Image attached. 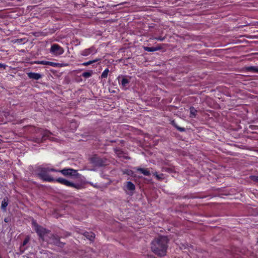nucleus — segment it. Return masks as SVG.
<instances>
[{
	"label": "nucleus",
	"mask_w": 258,
	"mask_h": 258,
	"mask_svg": "<svg viewBox=\"0 0 258 258\" xmlns=\"http://www.w3.org/2000/svg\"><path fill=\"white\" fill-rule=\"evenodd\" d=\"M169 239L165 236H159L151 242V250L156 255L163 256L166 254Z\"/></svg>",
	"instance_id": "1"
},
{
	"label": "nucleus",
	"mask_w": 258,
	"mask_h": 258,
	"mask_svg": "<svg viewBox=\"0 0 258 258\" xmlns=\"http://www.w3.org/2000/svg\"><path fill=\"white\" fill-rule=\"evenodd\" d=\"M37 174L38 176L42 179L43 180L47 181H54L55 179L50 177L48 172L49 171H55L57 172V170H56L54 168H44L41 166H38L36 170Z\"/></svg>",
	"instance_id": "2"
},
{
	"label": "nucleus",
	"mask_w": 258,
	"mask_h": 258,
	"mask_svg": "<svg viewBox=\"0 0 258 258\" xmlns=\"http://www.w3.org/2000/svg\"><path fill=\"white\" fill-rule=\"evenodd\" d=\"M38 132L42 135L41 138L39 137H33L32 140L37 143H40L43 142L46 139L50 140H53V138L51 137L52 133L47 130H42L41 128L38 130Z\"/></svg>",
	"instance_id": "3"
},
{
	"label": "nucleus",
	"mask_w": 258,
	"mask_h": 258,
	"mask_svg": "<svg viewBox=\"0 0 258 258\" xmlns=\"http://www.w3.org/2000/svg\"><path fill=\"white\" fill-rule=\"evenodd\" d=\"M90 161L96 167H102L107 164L106 158H100L96 155L90 158Z\"/></svg>",
	"instance_id": "4"
},
{
	"label": "nucleus",
	"mask_w": 258,
	"mask_h": 258,
	"mask_svg": "<svg viewBox=\"0 0 258 258\" xmlns=\"http://www.w3.org/2000/svg\"><path fill=\"white\" fill-rule=\"evenodd\" d=\"M48 241L51 244H53L57 246L62 248L65 245V243L60 240V237L56 234H50L48 237Z\"/></svg>",
	"instance_id": "5"
},
{
	"label": "nucleus",
	"mask_w": 258,
	"mask_h": 258,
	"mask_svg": "<svg viewBox=\"0 0 258 258\" xmlns=\"http://www.w3.org/2000/svg\"><path fill=\"white\" fill-rule=\"evenodd\" d=\"M35 227V230L40 238L44 240V236L48 233L49 231L42 226L38 225L36 222H33Z\"/></svg>",
	"instance_id": "6"
},
{
	"label": "nucleus",
	"mask_w": 258,
	"mask_h": 258,
	"mask_svg": "<svg viewBox=\"0 0 258 258\" xmlns=\"http://www.w3.org/2000/svg\"><path fill=\"white\" fill-rule=\"evenodd\" d=\"M57 171L61 172L64 176L75 177H77L78 176L77 170L72 168H64L61 170H57Z\"/></svg>",
	"instance_id": "7"
},
{
	"label": "nucleus",
	"mask_w": 258,
	"mask_h": 258,
	"mask_svg": "<svg viewBox=\"0 0 258 258\" xmlns=\"http://www.w3.org/2000/svg\"><path fill=\"white\" fill-rule=\"evenodd\" d=\"M55 181L68 186L73 187L77 189H79L80 187V185L79 184H75L63 178H58L55 180Z\"/></svg>",
	"instance_id": "8"
},
{
	"label": "nucleus",
	"mask_w": 258,
	"mask_h": 258,
	"mask_svg": "<svg viewBox=\"0 0 258 258\" xmlns=\"http://www.w3.org/2000/svg\"><path fill=\"white\" fill-rule=\"evenodd\" d=\"M64 52L63 49L57 44L52 45L50 48V52L55 55L62 54Z\"/></svg>",
	"instance_id": "9"
},
{
	"label": "nucleus",
	"mask_w": 258,
	"mask_h": 258,
	"mask_svg": "<svg viewBox=\"0 0 258 258\" xmlns=\"http://www.w3.org/2000/svg\"><path fill=\"white\" fill-rule=\"evenodd\" d=\"M97 52V50L93 46L84 50L81 52V55L83 56H88L91 54H95Z\"/></svg>",
	"instance_id": "10"
},
{
	"label": "nucleus",
	"mask_w": 258,
	"mask_h": 258,
	"mask_svg": "<svg viewBox=\"0 0 258 258\" xmlns=\"http://www.w3.org/2000/svg\"><path fill=\"white\" fill-rule=\"evenodd\" d=\"M28 77L31 79L38 80L41 78L42 76L39 73L30 72L27 73Z\"/></svg>",
	"instance_id": "11"
},
{
	"label": "nucleus",
	"mask_w": 258,
	"mask_h": 258,
	"mask_svg": "<svg viewBox=\"0 0 258 258\" xmlns=\"http://www.w3.org/2000/svg\"><path fill=\"white\" fill-rule=\"evenodd\" d=\"M35 63H37V64H44V65H49V66H52V67H56L57 66V63H56L55 62H51V61H44V60L37 61L35 62Z\"/></svg>",
	"instance_id": "12"
},
{
	"label": "nucleus",
	"mask_w": 258,
	"mask_h": 258,
	"mask_svg": "<svg viewBox=\"0 0 258 258\" xmlns=\"http://www.w3.org/2000/svg\"><path fill=\"white\" fill-rule=\"evenodd\" d=\"M83 235L90 241H93L95 238V234L94 233L90 232H85L83 233Z\"/></svg>",
	"instance_id": "13"
},
{
	"label": "nucleus",
	"mask_w": 258,
	"mask_h": 258,
	"mask_svg": "<svg viewBox=\"0 0 258 258\" xmlns=\"http://www.w3.org/2000/svg\"><path fill=\"white\" fill-rule=\"evenodd\" d=\"M137 171L140 172L145 176H150L151 175L150 171L146 168H137Z\"/></svg>",
	"instance_id": "14"
},
{
	"label": "nucleus",
	"mask_w": 258,
	"mask_h": 258,
	"mask_svg": "<svg viewBox=\"0 0 258 258\" xmlns=\"http://www.w3.org/2000/svg\"><path fill=\"white\" fill-rule=\"evenodd\" d=\"M144 50L148 52H153L161 49L160 47H147L145 46L144 47Z\"/></svg>",
	"instance_id": "15"
},
{
	"label": "nucleus",
	"mask_w": 258,
	"mask_h": 258,
	"mask_svg": "<svg viewBox=\"0 0 258 258\" xmlns=\"http://www.w3.org/2000/svg\"><path fill=\"white\" fill-rule=\"evenodd\" d=\"M246 70L248 72L258 73V67L250 66L246 67Z\"/></svg>",
	"instance_id": "16"
},
{
	"label": "nucleus",
	"mask_w": 258,
	"mask_h": 258,
	"mask_svg": "<svg viewBox=\"0 0 258 258\" xmlns=\"http://www.w3.org/2000/svg\"><path fill=\"white\" fill-rule=\"evenodd\" d=\"M126 188L130 191H134L135 189V185L132 182L127 181Z\"/></svg>",
	"instance_id": "17"
},
{
	"label": "nucleus",
	"mask_w": 258,
	"mask_h": 258,
	"mask_svg": "<svg viewBox=\"0 0 258 258\" xmlns=\"http://www.w3.org/2000/svg\"><path fill=\"white\" fill-rule=\"evenodd\" d=\"M8 205V199L7 198H5L4 199L2 202L1 208L4 210H6V208L7 207Z\"/></svg>",
	"instance_id": "18"
},
{
	"label": "nucleus",
	"mask_w": 258,
	"mask_h": 258,
	"mask_svg": "<svg viewBox=\"0 0 258 258\" xmlns=\"http://www.w3.org/2000/svg\"><path fill=\"white\" fill-rule=\"evenodd\" d=\"M171 123L178 131H179L181 132H183L185 131V129L184 127H181L178 126L174 120H173L171 122Z\"/></svg>",
	"instance_id": "19"
},
{
	"label": "nucleus",
	"mask_w": 258,
	"mask_h": 258,
	"mask_svg": "<svg viewBox=\"0 0 258 258\" xmlns=\"http://www.w3.org/2000/svg\"><path fill=\"white\" fill-rule=\"evenodd\" d=\"M29 241V237H26L24 239V240L23 241L22 244L20 246V249H21V253H23L25 249V248H24L23 249H22V247L23 246H24L25 245H26L28 243Z\"/></svg>",
	"instance_id": "20"
},
{
	"label": "nucleus",
	"mask_w": 258,
	"mask_h": 258,
	"mask_svg": "<svg viewBox=\"0 0 258 258\" xmlns=\"http://www.w3.org/2000/svg\"><path fill=\"white\" fill-rule=\"evenodd\" d=\"M130 83V80L126 78H123L121 81V84L123 87H126Z\"/></svg>",
	"instance_id": "21"
},
{
	"label": "nucleus",
	"mask_w": 258,
	"mask_h": 258,
	"mask_svg": "<svg viewBox=\"0 0 258 258\" xmlns=\"http://www.w3.org/2000/svg\"><path fill=\"white\" fill-rule=\"evenodd\" d=\"M92 74V71H91L90 72H84L82 74V76L85 78H89L90 77H91Z\"/></svg>",
	"instance_id": "22"
},
{
	"label": "nucleus",
	"mask_w": 258,
	"mask_h": 258,
	"mask_svg": "<svg viewBox=\"0 0 258 258\" xmlns=\"http://www.w3.org/2000/svg\"><path fill=\"white\" fill-rule=\"evenodd\" d=\"M98 60H99V59H95V60H90L89 61H87V62H84L83 63V65L84 66H89L90 64H92L94 62H97L98 61Z\"/></svg>",
	"instance_id": "23"
},
{
	"label": "nucleus",
	"mask_w": 258,
	"mask_h": 258,
	"mask_svg": "<svg viewBox=\"0 0 258 258\" xmlns=\"http://www.w3.org/2000/svg\"><path fill=\"white\" fill-rule=\"evenodd\" d=\"M196 112L197 110L193 107L190 108V117H195Z\"/></svg>",
	"instance_id": "24"
},
{
	"label": "nucleus",
	"mask_w": 258,
	"mask_h": 258,
	"mask_svg": "<svg viewBox=\"0 0 258 258\" xmlns=\"http://www.w3.org/2000/svg\"><path fill=\"white\" fill-rule=\"evenodd\" d=\"M109 72V70L108 69H105L101 74V78H106L107 77L108 73Z\"/></svg>",
	"instance_id": "25"
},
{
	"label": "nucleus",
	"mask_w": 258,
	"mask_h": 258,
	"mask_svg": "<svg viewBox=\"0 0 258 258\" xmlns=\"http://www.w3.org/2000/svg\"><path fill=\"white\" fill-rule=\"evenodd\" d=\"M114 151L115 153L118 155H121L122 153V151L120 149L117 148L114 149Z\"/></svg>",
	"instance_id": "26"
},
{
	"label": "nucleus",
	"mask_w": 258,
	"mask_h": 258,
	"mask_svg": "<svg viewBox=\"0 0 258 258\" xmlns=\"http://www.w3.org/2000/svg\"><path fill=\"white\" fill-rule=\"evenodd\" d=\"M154 175H155L156 177L158 179H163V177H162V176H163V174H161V175H158L157 173H155L154 174Z\"/></svg>",
	"instance_id": "27"
},
{
	"label": "nucleus",
	"mask_w": 258,
	"mask_h": 258,
	"mask_svg": "<svg viewBox=\"0 0 258 258\" xmlns=\"http://www.w3.org/2000/svg\"><path fill=\"white\" fill-rule=\"evenodd\" d=\"M251 179L254 181L258 182V176H252Z\"/></svg>",
	"instance_id": "28"
},
{
	"label": "nucleus",
	"mask_w": 258,
	"mask_h": 258,
	"mask_svg": "<svg viewBox=\"0 0 258 258\" xmlns=\"http://www.w3.org/2000/svg\"><path fill=\"white\" fill-rule=\"evenodd\" d=\"M90 184L92 185L93 186L96 187V188H100V186H98L97 184H94L93 183H91V182H90Z\"/></svg>",
	"instance_id": "29"
},
{
	"label": "nucleus",
	"mask_w": 258,
	"mask_h": 258,
	"mask_svg": "<svg viewBox=\"0 0 258 258\" xmlns=\"http://www.w3.org/2000/svg\"><path fill=\"white\" fill-rule=\"evenodd\" d=\"M10 219L9 218H6L4 219V221L6 223H8L9 222H10Z\"/></svg>",
	"instance_id": "30"
},
{
	"label": "nucleus",
	"mask_w": 258,
	"mask_h": 258,
	"mask_svg": "<svg viewBox=\"0 0 258 258\" xmlns=\"http://www.w3.org/2000/svg\"><path fill=\"white\" fill-rule=\"evenodd\" d=\"M5 67H6V66L5 64L0 63V68H4V69H5Z\"/></svg>",
	"instance_id": "31"
},
{
	"label": "nucleus",
	"mask_w": 258,
	"mask_h": 258,
	"mask_svg": "<svg viewBox=\"0 0 258 258\" xmlns=\"http://www.w3.org/2000/svg\"><path fill=\"white\" fill-rule=\"evenodd\" d=\"M149 258H156V257L155 256H149Z\"/></svg>",
	"instance_id": "32"
},
{
	"label": "nucleus",
	"mask_w": 258,
	"mask_h": 258,
	"mask_svg": "<svg viewBox=\"0 0 258 258\" xmlns=\"http://www.w3.org/2000/svg\"><path fill=\"white\" fill-rule=\"evenodd\" d=\"M159 40H162L163 39H162V38H160V39H159Z\"/></svg>",
	"instance_id": "33"
},
{
	"label": "nucleus",
	"mask_w": 258,
	"mask_h": 258,
	"mask_svg": "<svg viewBox=\"0 0 258 258\" xmlns=\"http://www.w3.org/2000/svg\"><path fill=\"white\" fill-rule=\"evenodd\" d=\"M159 40H162L163 39H162V38H160V39H159Z\"/></svg>",
	"instance_id": "34"
},
{
	"label": "nucleus",
	"mask_w": 258,
	"mask_h": 258,
	"mask_svg": "<svg viewBox=\"0 0 258 258\" xmlns=\"http://www.w3.org/2000/svg\"><path fill=\"white\" fill-rule=\"evenodd\" d=\"M69 235H70V234H69V233H68V234H67V236H69Z\"/></svg>",
	"instance_id": "35"
}]
</instances>
